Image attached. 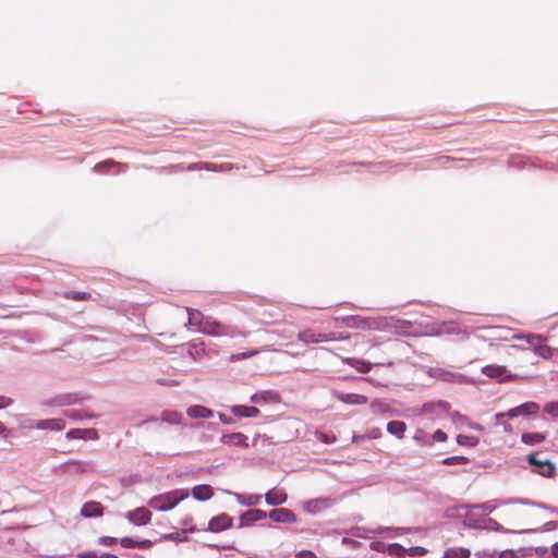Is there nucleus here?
<instances>
[{"instance_id": "obj_1", "label": "nucleus", "mask_w": 558, "mask_h": 558, "mask_svg": "<svg viewBox=\"0 0 558 558\" xmlns=\"http://www.w3.org/2000/svg\"><path fill=\"white\" fill-rule=\"evenodd\" d=\"M189 496L190 490L187 488L173 489L151 497L148 500V506L156 511H169Z\"/></svg>"}, {"instance_id": "obj_2", "label": "nucleus", "mask_w": 558, "mask_h": 558, "mask_svg": "<svg viewBox=\"0 0 558 558\" xmlns=\"http://www.w3.org/2000/svg\"><path fill=\"white\" fill-rule=\"evenodd\" d=\"M199 331L203 333H206L208 336H213V337H222V336L246 337V335H247L245 331H239V330H236V328H234L232 326L223 325L222 323L217 322V320L213 319L211 317H208V318H206L205 322H203V327Z\"/></svg>"}, {"instance_id": "obj_3", "label": "nucleus", "mask_w": 558, "mask_h": 558, "mask_svg": "<svg viewBox=\"0 0 558 558\" xmlns=\"http://www.w3.org/2000/svg\"><path fill=\"white\" fill-rule=\"evenodd\" d=\"M526 461L533 473L551 478L556 475V466L549 459H541L537 452L530 453Z\"/></svg>"}, {"instance_id": "obj_4", "label": "nucleus", "mask_w": 558, "mask_h": 558, "mask_svg": "<svg viewBox=\"0 0 558 558\" xmlns=\"http://www.w3.org/2000/svg\"><path fill=\"white\" fill-rule=\"evenodd\" d=\"M298 339L306 344H310V343H320V342L348 339V336H342V335L338 336L335 332L323 333V332H317L314 329H305L298 333Z\"/></svg>"}, {"instance_id": "obj_5", "label": "nucleus", "mask_w": 558, "mask_h": 558, "mask_svg": "<svg viewBox=\"0 0 558 558\" xmlns=\"http://www.w3.org/2000/svg\"><path fill=\"white\" fill-rule=\"evenodd\" d=\"M513 338L514 339H525L526 342L533 348L534 352L544 359H549L553 355L551 348L543 343L544 339L539 335H533V333L526 335V336L514 335Z\"/></svg>"}, {"instance_id": "obj_6", "label": "nucleus", "mask_w": 558, "mask_h": 558, "mask_svg": "<svg viewBox=\"0 0 558 558\" xmlns=\"http://www.w3.org/2000/svg\"><path fill=\"white\" fill-rule=\"evenodd\" d=\"M427 374L430 377L444 383L461 384L464 381V376L462 374L456 373L448 368L429 367Z\"/></svg>"}, {"instance_id": "obj_7", "label": "nucleus", "mask_w": 558, "mask_h": 558, "mask_svg": "<svg viewBox=\"0 0 558 558\" xmlns=\"http://www.w3.org/2000/svg\"><path fill=\"white\" fill-rule=\"evenodd\" d=\"M539 411V405L535 402H525L521 405H518L513 409H510L507 413H497L496 420L500 421L505 416L509 418H513L515 416H527L532 414H536Z\"/></svg>"}, {"instance_id": "obj_8", "label": "nucleus", "mask_w": 558, "mask_h": 558, "mask_svg": "<svg viewBox=\"0 0 558 558\" xmlns=\"http://www.w3.org/2000/svg\"><path fill=\"white\" fill-rule=\"evenodd\" d=\"M29 427L43 430L61 432L65 428V421L61 417L36 420L31 423Z\"/></svg>"}, {"instance_id": "obj_9", "label": "nucleus", "mask_w": 558, "mask_h": 558, "mask_svg": "<svg viewBox=\"0 0 558 558\" xmlns=\"http://www.w3.org/2000/svg\"><path fill=\"white\" fill-rule=\"evenodd\" d=\"M333 500L328 497L315 498L303 504L304 511L316 514L329 509L333 505Z\"/></svg>"}, {"instance_id": "obj_10", "label": "nucleus", "mask_w": 558, "mask_h": 558, "mask_svg": "<svg viewBox=\"0 0 558 558\" xmlns=\"http://www.w3.org/2000/svg\"><path fill=\"white\" fill-rule=\"evenodd\" d=\"M233 525V518L227 513H220L210 519L208 531L219 533L230 529Z\"/></svg>"}, {"instance_id": "obj_11", "label": "nucleus", "mask_w": 558, "mask_h": 558, "mask_svg": "<svg viewBox=\"0 0 558 558\" xmlns=\"http://www.w3.org/2000/svg\"><path fill=\"white\" fill-rule=\"evenodd\" d=\"M151 512L145 507H138L126 513V519L135 525H146L151 521Z\"/></svg>"}, {"instance_id": "obj_12", "label": "nucleus", "mask_w": 558, "mask_h": 558, "mask_svg": "<svg viewBox=\"0 0 558 558\" xmlns=\"http://www.w3.org/2000/svg\"><path fill=\"white\" fill-rule=\"evenodd\" d=\"M482 374L489 378L511 379L513 376L508 374V369L504 365L489 364L482 368Z\"/></svg>"}, {"instance_id": "obj_13", "label": "nucleus", "mask_w": 558, "mask_h": 558, "mask_svg": "<svg viewBox=\"0 0 558 558\" xmlns=\"http://www.w3.org/2000/svg\"><path fill=\"white\" fill-rule=\"evenodd\" d=\"M65 437L69 440H72V439L96 440V439H98V433L94 428H72L66 432Z\"/></svg>"}, {"instance_id": "obj_14", "label": "nucleus", "mask_w": 558, "mask_h": 558, "mask_svg": "<svg viewBox=\"0 0 558 558\" xmlns=\"http://www.w3.org/2000/svg\"><path fill=\"white\" fill-rule=\"evenodd\" d=\"M221 442L227 446L248 448V438L243 433L226 434L221 437Z\"/></svg>"}, {"instance_id": "obj_15", "label": "nucleus", "mask_w": 558, "mask_h": 558, "mask_svg": "<svg viewBox=\"0 0 558 558\" xmlns=\"http://www.w3.org/2000/svg\"><path fill=\"white\" fill-rule=\"evenodd\" d=\"M269 517L275 522H280V523L296 522V515L294 514V512L287 508H279V509L271 510L269 512Z\"/></svg>"}, {"instance_id": "obj_16", "label": "nucleus", "mask_w": 558, "mask_h": 558, "mask_svg": "<svg viewBox=\"0 0 558 558\" xmlns=\"http://www.w3.org/2000/svg\"><path fill=\"white\" fill-rule=\"evenodd\" d=\"M267 517V513L260 509H252L244 512L240 518V526H248L256 521L263 520Z\"/></svg>"}, {"instance_id": "obj_17", "label": "nucleus", "mask_w": 558, "mask_h": 558, "mask_svg": "<svg viewBox=\"0 0 558 558\" xmlns=\"http://www.w3.org/2000/svg\"><path fill=\"white\" fill-rule=\"evenodd\" d=\"M104 506L98 501H87L81 508V514L84 518L101 517L104 514Z\"/></svg>"}, {"instance_id": "obj_18", "label": "nucleus", "mask_w": 558, "mask_h": 558, "mask_svg": "<svg viewBox=\"0 0 558 558\" xmlns=\"http://www.w3.org/2000/svg\"><path fill=\"white\" fill-rule=\"evenodd\" d=\"M192 496L199 501H206L214 497V488L210 485H196L191 490Z\"/></svg>"}, {"instance_id": "obj_19", "label": "nucleus", "mask_w": 558, "mask_h": 558, "mask_svg": "<svg viewBox=\"0 0 558 558\" xmlns=\"http://www.w3.org/2000/svg\"><path fill=\"white\" fill-rule=\"evenodd\" d=\"M233 168L231 163H209V162H199L189 166V170H209V171H229Z\"/></svg>"}, {"instance_id": "obj_20", "label": "nucleus", "mask_w": 558, "mask_h": 558, "mask_svg": "<svg viewBox=\"0 0 558 558\" xmlns=\"http://www.w3.org/2000/svg\"><path fill=\"white\" fill-rule=\"evenodd\" d=\"M230 411L238 417H256L260 413L256 407L248 405H233Z\"/></svg>"}, {"instance_id": "obj_21", "label": "nucleus", "mask_w": 558, "mask_h": 558, "mask_svg": "<svg viewBox=\"0 0 558 558\" xmlns=\"http://www.w3.org/2000/svg\"><path fill=\"white\" fill-rule=\"evenodd\" d=\"M186 413L192 418H210L214 416L211 409L198 404L189 407Z\"/></svg>"}, {"instance_id": "obj_22", "label": "nucleus", "mask_w": 558, "mask_h": 558, "mask_svg": "<svg viewBox=\"0 0 558 558\" xmlns=\"http://www.w3.org/2000/svg\"><path fill=\"white\" fill-rule=\"evenodd\" d=\"M335 397L347 404H364L367 402V398L357 393H336Z\"/></svg>"}, {"instance_id": "obj_23", "label": "nucleus", "mask_w": 558, "mask_h": 558, "mask_svg": "<svg viewBox=\"0 0 558 558\" xmlns=\"http://www.w3.org/2000/svg\"><path fill=\"white\" fill-rule=\"evenodd\" d=\"M287 498H288L287 494L282 490H278V489H271V490L267 492L265 495L266 502L270 506L282 505L287 501Z\"/></svg>"}, {"instance_id": "obj_24", "label": "nucleus", "mask_w": 558, "mask_h": 558, "mask_svg": "<svg viewBox=\"0 0 558 558\" xmlns=\"http://www.w3.org/2000/svg\"><path fill=\"white\" fill-rule=\"evenodd\" d=\"M120 544L124 548H142V549H148L154 545V542L150 539H143V541H134L130 537H123L120 539Z\"/></svg>"}, {"instance_id": "obj_25", "label": "nucleus", "mask_w": 558, "mask_h": 558, "mask_svg": "<svg viewBox=\"0 0 558 558\" xmlns=\"http://www.w3.org/2000/svg\"><path fill=\"white\" fill-rule=\"evenodd\" d=\"M111 167H118V168L126 169L128 165L114 161L112 159H107V160H104V161L98 162L97 165H95L94 170L99 172V173H102V172L108 171Z\"/></svg>"}, {"instance_id": "obj_26", "label": "nucleus", "mask_w": 558, "mask_h": 558, "mask_svg": "<svg viewBox=\"0 0 558 558\" xmlns=\"http://www.w3.org/2000/svg\"><path fill=\"white\" fill-rule=\"evenodd\" d=\"M546 439V435L543 433H523L521 436L522 442L526 445H537Z\"/></svg>"}, {"instance_id": "obj_27", "label": "nucleus", "mask_w": 558, "mask_h": 558, "mask_svg": "<svg viewBox=\"0 0 558 558\" xmlns=\"http://www.w3.org/2000/svg\"><path fill=\"white\" fill-rule=\"evenodd\" d=\"M405 429H407V425L402 421H391L387 425V430L390 434L396 435L398 438L403 437Z\"/></svg>"}, {"instance_id": "obj_28", "label": "nucleus", "mask_w": 558, "mask_h": 558, "mask_svg": "<svg viewBox=\"0 0 558 558\" xmlns=\"http://www.w3.org/2000/svg\"><path fill=\"white\" fill-rule=\"evenodd\" d=\"M189 313V323L194 326H198V329L201 330L203 327V322L206 320V316H204L199 311L187 308Z\"/></svg>"}, {"instance_id": "obj_29", "label": "nucleus", "mask_w": 558, "mask_h": 558, "mask_svg": "<svg viewBox=\"0 0 558 558\" xmlns=\"http://www.w3.org/2000/svg\"><path fill=\"white\" fill-rule=\"evenodd\" d=\"M470 550L468 548L454 547L445 551L444 558H470Z\"/></svg>"}, {"instance_id": "obj_30", "label": "nucleus", "mask_w": 558, "mask_h": 558, "mask_svg": "<svg viewBox=\"0 0 558 558\" xmlns=\"http://www.w3.org/2000/svg\"><path fill=\"white\" fill-rule=\"evenodd\" d=\"M251 400L256 403L274 402L278 400V395L270 391L256 393L251 397Z\"/></svg>"}, {"instance_id": "obj_31", "label": "nucleus", "mask_w": 558, "mask_h": 558, "mask_svg": "<svg viewBox=\"0 0 558 558\" xmlns=\"http://www.w3.org/2000/svg\"><path fill=\"white\" fill-rule=\"evenodd\" d=\"M260 352H262V350H259V349H252V350L241 352V353H233L229 356V361L238 362V361L246 360V359H250L252 356L259 354Z\"/></svg>"}, {"instance_id": "obj_32", "label": "nucleus", "mask_w": 558, "mask_h": 558, "mask_svg": "<svg viewBox=\"0 0 558 558\" xmlns=\"http://www.w3.org/2000/svg\"><path fill=\"white\" fill-rule=\"evenodd\" d=\"M260 352H262V350H259V349H252V350L241 352V353H233L229 356V361L238 362V361L246 360V359H250L252 356L259 354Z\"/></svg>"}, {"instance_id": "obj_33", "label": "nucleus", "mask_w": 558, "mask_h": 558, "mask_svg": "<svg viewBox=\"0 0 558 558\" xmlns=\"http://www.w3.org/2000/svg\"><path fill=\"white\" fill-rule=\"evenodd\" d=\"M74 402H75V398H73L70 395H66V396H60V397L54 398L53 400L47 401L46 404L64 407V405L73 404Z\"/></svg>"}, {"instance_id": "obj_34", "label": "nucleus", "mask_w": 558, "mask_h": 558, "mask_svg": "<svg viewBox=\"0 0 558 558\" xmlns=\"http://www.w3.org/2000/svg\"><path fill=\"white\" fill-rule=\"evenodd\" d=\"M236 498L240 504L244 506H255L260 502V495H236Z\"/></svg>"}, {"instance_id": "obj_35", "label": "nucleus", "mask_w": 558, "mask_h": 558, "mask_svg": "<svg viewBox=\"0 0 558 558\" xmlns=\"http://www.w3.org/2000/svg\"><path fill=\"white\" fill-rule=\"evenodd\" d=\"M457 442L461 446L465 447H476L480 442L478 438L475 436H469V435H458L457 436Z\"/></svg>"}, {"instance_id": "obj_36", "label": "nucleus", "mask_w": 558, "mask_h": 558, "mask_svg": "<svg viewBox=\"0 0 558 558\" xmlns=\"http://www.w3.org/2000/svg\"><path fill=\"white\" fill-rule=\"evenodd\" d=\"M64 298L73 301H88L92 299L89 292L69 291L64 293Z\"/></svg>"}, {"instance_id": "obj_37", "label": "nucleus", "mask_w": 558, "mask_h": 558, "mask_svg": "<svg viewBox=\"0 0 558 558\" xmlns=\"http://www.w3.org/2000/svg\"><path fill=\"white\" fill-rule=\"evenodd\" d=\"M161 420L171 424L181 423L182 415L175 411H165L161 414Z\"/></svg>"}, {"instance_id": "obj_38", "label": "nucleus", "mask_w": 558, "mask_h": 558, "mask_svg": "<svg viewBox=\"0 0 558 558\" xmlns=\"http://www.w3.org/2000/svg\"><path fill=\"white\" fill-rule=\"evenodd\" d=\"M345 324L348 327H356V328H365L369 325L366 319H363L359 316L348 317L345 319Z\"/></svg>"}, {"instance_id": "obj_39", "label": "nucleus", "mask_w": 558, "mask_h": 558, "mask_svg": "<svg viewBox=\"0 0 558 558\" xmlns=\"http://www.w3.org/2000/svg\"><path fill=\"white\" fill-rule=\"evenodd\" d=\"M205 352L204 343H193L190 345L189 354L192 356L193 360H197L203 355Z\"/></svg>"}, {"instance_id": "obj_40", "label": "nucleus", "mask_w": 558, "mask_h": 558, "mask_svg": "<svg viewBox=\"0 0 558 558\" xmlns=\"http://www.w3.org/2000/svg\"><path fill=\"white\" fill-rule=\"evenodd\" d=\"M468 462L469 459L462 456L448 457L442 460L445 465L465 464Z\"/></svg>"}, {"instance_id": "obj_41", "label": "nucleus", "mask_w": 558, "mask_h": 558, "mask_svg": "<svg viewBox=\"0 0 558 558\" xmlns=\"http://www.w3.org/2000/svg\"><path fill=\"white\" fill-rule=\"evenodd\" d=\"M386 550L388 551L389 555L401 557L404 555L407 549L399 544H389Z\"/></svg>"}, {"instance_id": "obj_42", "label": "nucleus", "mask_w": 558, "mask_h": 558, "mask_svg": "<svg viewBox=\"0 0 558 558\" xmlns=\"http://www.w3.org/2000/svg\"><path fill=\"white\" fill-rule=\"evenodd\" d=\"M405 553L411 557H422L427 554V549L421 546L410 547Z\"/></svg>"}, {"instance_id": "obj_43", "label": "nucleus", "mask_w": 558, "mask_h": 558, "mask_svg": "<svg viewBox=\"0 0 558 558\" xmlns=\"http://www.w3.org/2000/svg\"><path fill=\"white\" fill-rule=\"evenodd\" d=\"M545 412L550 414L553 417H558V402L547 403L544 408Z\"/></svg>"}, {"instance_id": "obj_44", "label": "nucleus", "mask_w": 558, "mask_h": 558, "mask_svg": "<svg viewBox=\"0 0 558 558\" xmlns=\"http://www.w3.org/2000/svg\"><path fill=\"white\" fill-rule=\"evenodd\" d=\"M433 440L444 442L447 440L448 436L445 432L438 429L432 435Z\"/></svg>"}, {"instance_id": "obj_45", "label": "nucleus", "mask_w": 558, "mask_h": 558, "mask_svg": "<svg viewBox=\"0 0 558 558\" xmlns=\"http://www.w3.org/2000/svg\"><path fill=\"white\" fill-rule=\"evenodd\" d=\"M117 543V538L111 536H102L99 538V544L105 546H111Z\"/></svg>"}, {"instance_id": "obj_46", "label": "nucleus", "mask_w": 558, "mask_h": 558, "mask_svg": "<svg viewBox=\"0 0 558 558\" xmlns=\"http://www.w3.org/2000/svg\"><path fill=\"white\" fill-rule=\"evenodd\" d=\"M499 558H519V556L514 550L506 549L499 554Z\"/></svg>"}, {"instance_id": "obj_47", "label": "nucleus", "mask_w": 558, "mask_h": 558, "mask_svg": "<svg viewBox=\"0 0 558 558\" xmlns=\"http://www.w3.org/2000/svg\"><path fill=\"white\" fill-rule=\"evenodd\" d=\"M296 558H316V555L312 550H302L296 554Z\"/></svg>"}, {"instance_id": "obj_48", "label": "nucleus", "mask_w": 558, "mask_h": 558, "mask_svg": "<svg viewBox=\"0 0 558 558\" xmlns=\"http://www.w3.org/2000/svg\"><path fill=\"white\" fill-rule=\"evenodd\" d=\"M64 415L72 420L83 418V415H81L77 411H64Z\"/></svg>"}, {"instance_id": "obj_49", "label": "nucleus", "mask_w": 558, "mask_h": 558, "mask_svg": "<svg viewBox=\"0 0 558 558\" xmlns=\"http://www.w3.org/2000/svg\"><path fill=\"white\" fill-rule=\"evenodd\" d=\"M352 366H355L361 372H367L369 367L364 362L355 361V363H351Z\"/></svg>"}, {"instance_id": "obj_50", "label": "nucleus", "mask_w": 558, "mask_h": 558, "mask_svg": "<svg viewBox=\"0 0 558 558\" xmlns=\"http://www.w3.org/2000/svg\"><path fill=\"white\" fill-rule=\"evenodd\" d=\"M77 558H98V556L94 551H84V553H78Z\"/></svg>"}, {"instance_id": "obj_51", "label": "nucleus", "mask_w": 558, "mask_h": 558, "mask_svg": "<svg viewBox=\"0 0 558 558\" xmlns=\"http://www.w3.org/2000/svg\"><path fill=\"white\" fill-rule=\"evenodd\" d=\"M12 403V400L8 397L0 396V409L7 408Z\"/></svg>"}, {"instance_id": "obj_52", "label": "nucleus", "mask_w": 558, "mask_h": 558, "mask_svg": "<svg viewBox=\"0 0 558 558\" xmlns=\"http://www.w3.org/2000/svg\"><path fill=\"white\" fill-rule=\"evenodd\" d=\"M385 326H386V329H391V328L398 329L397 322H395L392 317H390L389 319L386 318Z\"/></svg>"}, {"instance_id": "obj_53", "label": "nucleus", "mask_w": 558, "mask_h": 558, "mask_svg": "<svg viewBox=\"0 0 558 558\" xmlns=\"http://www.w3.org/2000/svg\"><path fill=\"white\" fill-rule=\"evenodd\" d=\"M219 418H220V421H221L222 423H225V424H230V423H232L231 417H228V416H227L226 414H223V413H219Z\"/></svg>"}, {"instance_id": "obj_54", "label": "nucleus", "mask_w": 558, "mask_h": 558, "mask_svg": "<svg viewBox=\"0 0 558 558\" xmlns=\"http://www.w3.org/2000/svg\"><path fill=\"white\" fill-rule=\"evenodd\" d=\"M551 556L558 558V543L551 545Z\"/></svg>"}, {"instance_id": "obj_55", "label": "nucleus", "mask_w": 558, "mask_h": 558, "mask_svg": "<svg viewBox=\"0 0 558 558\" xmlns=\"http://www.w3.org/2000/svg\"><path fill=\"white\" fill-rule=\"evenodd\" d=\"M371 547L377 551L381 550V544L380 543H371Z\"/></svg>"}, {"instance_id": "obj_56", "label": "nucleus", "mask_w": 558, "mask_h": 558, "mask_svg": "<svg viewBox=\"0 0 558 558\" xmlns=\"http://www.w3.org/2000/svg\"><path fill=\"white\" fill-rule=\"evenodd\" d=\"M471 427L475 430H480V432L484 430V427L480 424H473V425H471Z\"/></svg>"}, {"instance_id": "obj_57", "label": "nucleus", "mask_w": 558, "mask_h": 558, "mask_svg": "<svg viewBox=\"0 0 558 558\" xmlns=\"http://www.w3.org/2000/svg\"><path fill=\"white\" fill-rule=\"evenodd\" d=\"M408 328H409V327L407 326V324H404V328H403V327H401V330H400V331H399V330H396V332H397V333H401V332H402V333H405Z\"/></svg>"}, {"instance_id": "obj_58", "label": "nucleus", "mask_w": 558, "mask_h": 558, "mask_svg": "<svg viewBox=\"0 0 558 558\" xmlns=\"http://www.w3.org/2000/svg\"><path fill=\"white\" fill-rule=\"evenodd\" d=\"M100 558H118L116 555L112 554H105Z\"/></svg>"}, {"instance_id": "obj_59", "label": "nucleus", "mask_w": 558, "mask_h": 558, "mask_svg": "<svg viewBox=\"0 0 558 558\" xmlns=\"http://www.w3.org/2000/svg\"><path fill=\"white\" fill-rule=\"evenodd\" d=\"M163 539H174V534H168L162 537Z\"/></svg>"}, {"instance_id": "obj_60", "label": "nucleus", "mask_w": 558, "mask_h": 558, "mask_svg": "<svg viewBox=\"0 0 558 558\" xmlns=\"http://www.w3.org/2000/svg\"><path fill=\"white\" fill-rule=\"evenodd\" d=\"M439 160H441V161H449L451 159H450V157H441V158H439Z\"/></svg>"}, {"instance_id": "obj_61", "label": "nucleus", "mask_w": 558, "mask_h": 558, "mask_svg": "<svg viewBox=\"0 0 558 558\" xmlns=\"http://www.w3.org/2000/svg\"><path fill=\"white\" fill-rule=\"evenodd\" d=\"M4 430L3 424L0 422V434Z\"/></svg>"}, {"instance_id": "obj_62", "label": "nucleus", "mask_w": 558, "mask_h": 558, "mask_svg": "<svg viewBox=\"0 0 558 558\" xmlns=\"http://www.w3.org/2000/svg\"><path fill=\"white\" fill-rule=\"evenodd\" d=\"M505 429L506 430H510V425L509 426H505Z\"/></svg>"}]
</instances>
